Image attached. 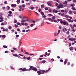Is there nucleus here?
Masks as SVG:
<instances>
[{
    "label": "nucleus",
    "instance_id": "nucleus-37",
    "mask_svg": "<svg viewBox=\"0 0 76 76\" xmlns=\"http://www.w3.org/2000/svg\"><path fill=\"white\" fill-rule=\"evenodd\" d=\"M41 14L42 16H44V13L43 12H41Z\"/></svg>",
    "mask_w": 76,
    "mask_h": 76
},
{
    "label": "nucleus",
    "instance_id": "nucleus-63",
    "mask_svg": "<svg viewBox=\"0 0 76 76\" xmlns=\"http://www.w3.org/2000/svg\"><path fill=\"white\" fill-rule=\"evenodd\" d=\"M66 63H67V62H66V61H65L64 62V64H66Z\"/></svg>",
    "mask_w": 76,
    "mask_h": 76
},
{
    "label": "nucleus",
    "instance_id": "nucleus-27",
    "mask_svg": "<svg viewBox=\"0 0 76 76\" xmlns=\"http://www.w3.org/2000/svg\"><path fill=\"white\" fill-rule=\"evenodd\" d=\"M44 21H43L42 22L41 24V26H43V25H44Z\"/></svg>",
    "mask_w": 76,
    "mask_h": 76
},
{
    "label": "nucleus",
    "instance_id": "nucleus-51",
    "mask_svg": "<svg viewBox=\"0 0 76 76\" xmlns=\"http://www.w3.org/2000/svg\"><path fill=\"white\" fill-rule=\"evenodd\" d=\"M23 59H27V58L25 56H24L23 57Z\"/></svg>",
    "mask_w": 76,
    "mask_h": 76
},
{
    "label": "nucleus",
    "instance_id": "nucleus-2",
    "mask_svg": "<svg viewBox=\"0 0 76 76\" xmlns=\"http://www.w3.org/2000/svg\"><path fill=\"white\" fill-rule=\"evenodd\" d=\"M63 5L62 4H59V5L57 6V10L60 9V8H63Z\"/></svg>",
    "mask_w": 76,
    "mask_h": 76
},
{
    "label": "nucleus",
    "instance_id": "nucleus-33",
    "mask_svg": "<svg viewBox=\"0 0 76 76\" xmlns=\"http://www.w3.org/2000/svg\"><path fill=\"white\" fill-rule=\"evenodd\" d=\"M8 28L9 29H12V26H9Z\"/></svg>",
    "mask_w": 76,
    "mask_h": 76
},
{
    "label": "nucleus",
    "instance_id": "nucleus-38",
    "mask_svg": "<svg viewBox=\"0 0 76 76\" xmlns=\"http://www.w3.org/2000/svg\"><path fill=\"white\" fill-rule=\"evenodd\" d=\"M3 48H7V46L6 45H3Z\"/></svg>",
    "mask_w": 76,
    "mask_h": 76
},
{
    "label": "nucleus",
    "instance_id": "nucleus-13",
    "mask_svg": "<svg viewBox=\"0 0 76 76\" xmlns=\"http://www.w3.org/2000/svg\"><path fill=\"white\" fill-rule=\"evenodd\" d=\"M62 31H63V32H66V31H67V29H66V28H64L63 29Z\"/></svg>",
    "mask_w": 76,
    "mask_h": 76
},
{
    "label": "nucleus",
    "instance_id": "nucleus-3",
    "mask_svg": "<svg viewBox=\"0 0 76 76\" xmlns=\"http://www.w3.org/2000/svg\"><path fill=\"white\" fill-rule=\"evenodd\" d=\"M19 70H22V72H25V71H28V69H26L25 68H20L19 69Z\"/></svg>",
    "mask_w": 76,
    "mask_h": 76
},
{
    "label": "nucleus",
    "instance_id": "nucleus-15",
    "mask_svg": "<svg viewBox=\"0 0 76 76\" xmlns=\"http://www.w3.org/2000/svg\"><path fill=\"white\" fill-rule=\"evenodd\" d=\"M13 56H14V57H20V56H18V55L16 54H13Z\"/></svg>",
    "mask_w": 76,
    "mask_h": 76
},
{
    "label": "nucleus",
    "instance_id": "nucleus-47",
    "mask_svg": "<svg viewBox=\"0 0 76 76\" xmlns=\"http://www.w3.org/2000/svg\"><path fill=\"white\" fill-rule=\"evenodd\" d=\"M31 9V10H33V9H34V7H31L30 8Z\"/></svg>",
    "mask_w": 76,
    "mask_h": 76
},
{
    "label": "nucleus",
    "instance_id": "nucleus-10",
    "mask_svg": "<svg viewBox=\"0 0 76 76\" xmlns=\"http://www.w3.org/2000/svg\"><path fill=\"white\" fill-rule=\"evenodd\" d=\"M37 73L38 74V75H41V74H42L41 73V71H37Z\"/></svg>",
    "mask_w": 76,
    "mask_h": 76
},
{
    "label": "nucleus",
    "instance_id": "nucleus-43",
    "mask_svg": "<svg viewBox=\"0 0 76 76\" xmlns=\"http://www.w3.org/2000/svg\"><path fill=\"white\" fill-rule=\"evenodd\" d=\"M58 28L60 29H61V26H60L58 27Z\"/></svg>",
    "mask_w": 76,
    "mask_h": 76
},
{
    "label": "nucleus",
    "instance_id": "nucleus-21",
    "mask_svg": "<svg viewBox=\"0 0 76 76\" xmlns=\"http://www.w3.org/2000/svg\"><path fill=\"white\" fill-rule=\"evenodd\" d=\"M71 9L73 10H76V9L74 7H72Z\"/></svg>",
    "mask_w": 76,
    "mask_h": 76
},
{
    "label": "nucleus",
    "instance_id": "nucleus-25",
    "mask_svg": "<svg viewBox=\"0 0 76 76\" xmlns=\"http://www.w3.org/2000/svg\"><path fill=\"white\" fill-rule=\"evenodd\" d=\"M26 22V20H23L22 21H21V23H24V22Z\"/></svg>",
    "mask_w": 76,
    "mask_h": 76
},
{
    "label": "nucleus",
    "instance_id": "nucleus-60",
    "mask_svg": "<svg viewBox=\"0 0 76 76\" xmlns=\"http://www.w3.org/2000/svg\"><path fill=\"white\" fill-rule=\"evenodd\" d=\"M53 22H57V20H53Z\"/></svg>",
    "mask_w": 76,
    "mask_h": 76
},
{
    "label": "nucleus",
    "instance_id": "nucleus-36",
    "mask_svg": "<svg viewBox=\"0 0 76 76\" xmlns=\"http://www.w3.org/2000/svg\"><path fill=\"white\" fill-rule=\"evenodd\" d=\"M69 14H72V11H70L69 12Z\"/></svg>",
    "mask_w": 76,
    "mask_h": 76
},
{
    "label": "nucleus",
    "instance_id": "nucleus-39",
    "mask_svg": "<svg viewBox=\"0 0 76 76\" xmlns=\"http://www.w3.org/2000/svg\"><path fill=\"white\" fill-rule=\"evenodd\" d=\"M22 7H25V4H23L22 5Z\"/></svg>",
    "mask_w": 76,
    "mask_h": 76
},
{
    "label": "nucleus",
    "instance_id": "nucleus-1",
    "mask_svg": "<svg viewBox=\"0 0 76 76\" xmlns=\"http://www.w3.org/2000/svg\"><path fill=\"white\" fill-rule=\"evenodd\" d=\"M50 69H51V68H49L46 71H45V70H39L40 71H41L42 72H41L42 73V74H44V73H47V72H48V71H50Z\"/></svg>",
    "mask_w": 76,
    "mask_h": 76
},
{
    "label": "nucleus",
    "instance_id": "nucleus-34",
    "mask_svg": "<svg viewBox=\"0 0 76 76\" xmlns=\"http://www.w3.org/2000/svg\"><path fill=\"white\" fill-rule=\"evenodd\" d=\"M49 12L50 13H51L52 12V10H51V9H50L49 10Z\"/></svg>",
    "mask_w": 76,
    "mask_h": 76
},
{
    "label": "nucleus",
    "instance_id": "nucleus-31",
    "mask_svg": "<svg viewBox=\"0 0 76 76\" xmlns=\"http://www.w3.org/2000/svg\"><path fill=\"white\" fill-rule=\"evenodd\" d=\"M45 10H48V8H47V7H45Z\"/></svg>",
    "mask_w": 76,
    "mask_h": 76
},
{
    "label": "nucleus",
    "instance_id": "nucleus-53",
    "mask_svg": "<svg viewBox=\"0 0 76 76\" xmlns=\"http://www.w3.org/2000/svg\"><path fill=\"white\" fill-rule=\"evenodd\" d=\"M55 1L58 3H60V1H59L58 0H55Z\"/></svg>",
    "mask_w": 76,
    "mask_h": 76
},
{
    "label": "nucleus",
    "instance_id": "nucleus-29",
    "mask_svg": "<svg viewBox=\"0 0 76 76\" xmlns=\"http://www.w3.org/2000/svg\"><path fill=\"white\" fill-rule=\"evenodd\" d=\"M75 5L74 4H71V6H72V7H74Z\"/></svg>",
    "mask_w": 76,
    "mask_h": 76
},
{
    "label": "nucleus",
    "instance_id": "nucleus-9",
    "mask_svg": "<svg viewBox=\"0 0 76 76\" xmlns=\"http://www.w3.org/2000/svg\"><path fill=\"white\" fill-rule=\"evenodd\" d=\"M16 6H17V5L16 4H11V6L12 7H16Z\"/></svg>",
    "mask_w": 76,
    "mask_h": 76
},
{
    "label": "nucleus",
    "instance_id": "nucleus-46",
    "mask_svg": "<svg viewBox=\"0 0 76 76\" xmlns=\"http://www.w3.org/2000/svg\"><path fill=\"white\" fill-rule=\"evenodd\" d=\"M8 16H10V17L12 16V15L11 14H8Z\"/></svg>",
    "mask_w": 76,
    "mask_h": 76
},
{
    "label": "nucleus",
    "instance_id": "nucleus-55",
    "mask_svg": "<svg viewBox=\"0 0 76 76\" xmlns=\"http://www.w3.org/2000/svg\"><path fill=\"white\" fill-rule=\"evenodd\" d=\"M19 8L20 9H22V7H21V6H19Z\"/></svg>",
    "mask_w": 76,
    "mask_h": 76
},
{
    "label": "nucleus",
    "instance_id": "nucleus-4",
    "mask_svg": "<svg viewBox=\"0 0 76 76\" xmlns=\"http://www.w3.org/2000/svg\"><path fill=\"white\" fill-rule=\"evenodd\" d=\"M60 23H61V24L63 23L64 25H66V23H67V21H66L65 20H64L63 21L62 20H61L60 22Z\"/></svg>",
    "mask_w": 76,
    "mask_h": 76
},
{
    "label": "nucleus",
    "instance_id": "nucleus-11",
    "mask_svg": "<svg viewBox=\"0 0 76 76\" xmlns=\"http://www.w3.org/2000/svg\"><path fill=\"white\" fill-rule=\"evenodd\" d=\"M67 1H65L63 3V4H65L66 5H67Z\"/></svg>",
    "mask_w": 76,
    "mask_h": 76
},
{
    "label": "nucleus",
    "instance_id": "nucleus-5",
    "mask_svg": "<svg viewBox=\"0 0 76 76\" xmlns=\"http://www.w3.org/2000/svg\"><path fill=\"white\" fill-rule=\"evenodd\" d=\"M67 20L69 22H71V23H73V20H71L70 19L67 18Z\"/></svg>",
    "mask_w": 76,
    "mask_h": 76
},
{
    "label": "nucleus",
    "instance_id": "nucleus-56",
    "mask_svg": "<svg viewBox=\"0 0 76 76\" xmlns=\"http://www.w3.org/2000/svg\"><path fill=\"white\" fill-rule=\"evenodd\" d=\"M2 37L3 38H5L6 37V36L4 35H3L2 36Z\"/></svg>",
    "mask_w": 76,
    "mask_h": 76
},
{
    "label": "nucleus",
    "instance_id": "nucleus-14",
    "mask_svg": "<svg viewBox=\"0 0 76 76\" xmlns=\"http://www.w3.org/2000/svg\"><path fill=\"white\" fill-rule=\"evenodd\" d=\"M64 17H65V18H68L69 16L68 15H64Z\"/></svg>",
    "mask_w": 76,
    "mask_h": 76
},
{
    "label": "nucleus",
    "instance_id": "nucleus-23",
    "mask_svg": "<svg viewBox=\"0 0 76 76\" xmlns=\"http://www.w3.org/2000/svg\"><path fill=\"white\" fill-rule=\"evenodd\" d=\"M61 31L60 30H58V33H57V34L58 35V34H60V32Z\"/></svg>",
    "mask_w": 76,
    "mask_h": 76
},
{
    "label": "nucleus",
    "instance_id": "nucleus-20",
    "mask_svg": "<svg viewBox=\"0 0 76 76\" xmlns=\"http://www.w3.org/2000/svg\"><path fill=\"white\" fill-rule=\"evenodd\" d=\"M45 7V5L44 4H42L41 5V8H44Z\"/></svg>",
    "mask_w": 76,
    "mask_h": 76
},
{
    "label": "nucleus",
    "instance_id": "nucleus-6",
    "mask_svg": "<svg viewBox=\"0 0 76 76\" xmlns=\"http://www.w3.org/2000/svg\"><path fill=\"white\" fill-rule=\"evenodd\" d=\"M47 4L49 6H52V4L50 1H48L47 3Z\"/></svg>",
    "mask_w": 76,
    "mask_h": 76
},
{
    "label": "nucleus",
    "instance_id": "nucleus-22",
    "mask_svg": "<svg viewBox=\"0 0 76 76\" xmlns=\"http://www.w3.org/2000/svg\"><path fill=\"white\" fill-rule=\"evenodd\" d=\"M55 19H56V16H53L52 17V20H54Z\"/></svg>",
    "mask_w": 76,
    "mask_h": 76
},
{
    "label": "nucleus",
    "instance_id": "nucleus-16",
    "mask_svg": "<svg viewBox=\"0 0 76 76\" xmlns=\"http://www.w3.org/2000/svg\"><path fill=\"white\" fill-rule=\"evenodd\" d=\"M48 19L49 20H50V22H54V20L53 19H52L51 18H49Z\"/></svg>",
    "mask_w": 76,
    "mask_h": 76
},
{
    "label": "nucleus",
    "instance_id": "nucleus-64",
    "mask_svg": "<svg viewBox=\"0 0 76 76\" xmlns=\"http://www.w3.org/2000/svg\"><path fill=\"white\" fill-rule=\"evenodd\" d=\"M73 27H76V24H74V25H73Z\"/></svg>",
    "mask_w": 76,
    "mask_h": 76
},
{
    "label": "nucleus",
    "instance_id": "nucleus-59",
    "mask_svg": "<svg viewBox=\"0 0 76 76\" xmlns=\"http://www.w3.org/2000/svg\"><path fill=\"white\" fill-rule=\"evenodd\" d=\"M18 26L17 25L15 24V28H18Z\"/></svg>",
    "mask_w": 76,
    "mask_h": 76
},
{
    "label": "nucleus",
    "instance_id": "nucleus-61",
    "mask_svg": "<svg viewBox=\"0 0 76 76\" xmlns=\"http://www.w3.org/2000/svg\"><path fill=\"white\" fill-rule=\"evenodd\" d=\"M64 13H63L61 15V16H64Z\"/></svg>",
    "mask_w": 76,
    "mask_h": 76
},
{
    "label": "nucleus",
    "instance_id": "nucleus-49",
    "mask_svg": "<svg viewBox=\"0 0 76 76\" xmlns=\"http://www.w3.org/2000/svg\"><path fill=\"white\" fill-rule=\"evenodd\" d=\"M6 31V29L4 28L3 29L2 31H3V32H4V31Z\"/></svg>",
    "mask_w": 76,
    "mask_h": 76
},
{
    "label": "nucleus",
    "instance_id": "nucleus-41",
    "mask_svg": "<svg viewBox=\"0 0 76 76\" xmlns=\"http://www.w3.org/2000/svg\"><path fill=\"white\" fill-rule=\"evenodd\" d=\"M24 25H25V26H27V25H28V23H24Z\"/></svg>",
    "mask_w": 76,
    "mask_h": 76
},
{
    "label": "nucleus",
    "instance_id": "nucleus-8",
    "mask_svg": "<svg viewBox=\"0 0 76 76\" xmlns=\"http://www.w3.org/2000/svg\"><path fill=\"white\" fill-rule=\"evenodd\" d=\"M32 70H34V71H37V69L35 67H33L32 69Z\"/></svg>",
    "mask_w": 76,
    "mask_h": 76
},
{
    "label": "nucleus",
    "instance_id": "nucleus-50",
    "mask_svg": "<svg viewBox=\"0 0 76 76\" xmlns=\"http://www.w3.org/2000/svg\"><path fill=\"white\" fill-rule=\"evenodd\" d=\"M30 31V30L29 29H28L27 30H26V32H29V31Z\"/></svg>",
    "mask_w": 76,
    "mask_h": 76
},
{
    "label": "nucleus",
    "instance_id": "nucleus-17",
    "mask_svg": "<svg viewBox=\"0 0 76 76\" xmlns=\"http://www.w3.org/2000/svg\"><path fill=\"white\" fill-rule=\"evenodd\" d=\"M16 2L17 4H19L20 2V0H17Z\"/></svg>",
    "mask_w": 76,
    "mask_h": 76
},
{
    "label": "nucleus",
    "instance_id": "nucleus-58",
    "mask_svg": "<svg viewBox=\"0 0 76 76\" xmlns=\"http://www.w3.org/2000/svg\"><path fill=\"white\" fill-rule=\"evenodd\" d=\"M61 12H64V10H61Z\"/></svg>",
    "mask_w": 76,
    "mask_h": 76
},
{
    "label": "nucleus",
    "instance_id": "nucleus-52",
    "mask_svg": "<svg viewBox=\"0 0 76 76\" xmlns=\"http://www.w3.org/2000/svg\"><path fill=\"white\" fill-rule=\"evenodd\" d=\"M30 58H30V57H27V60H30Z\"/></svg>",
    "mask_w": 76,
    "mask_h": 76
},
{
    "label": "nucleus",
    "instance_id": "nucleus-18",
    "mask_svg": "<svg viewBox=\"0 0 76 76\" xmlns=\"http://www.w3.org/2000/svg\"><path fill=\"white\" fill-rule=\"evenodd\" d=\"M69 49L70 50H71V51H72L73 50V47H70Z\"/></svg>",
    "mask_w": 76,
    "mask_h": 76
},
{
    "label": "nucleus",
    "instance_id": "nucleus-35",
    "mask_svg": "<svg viewBox=\"0 0 76 76\" xmlns=\"http://www.w3.org/2000/svg\"><path fill=\"white\" fill-rule=\"evenodd\" d=\"M0 19H1V20H3V17L1 16L0 17Z\"/></svg>",
    "mask_w": 76,
    "mask_h": 76
},
{
    "label": "nucleus",
    "instance_id": "nucleus-30",
    "mask_svg": "<svg viewBox=\"0 0 76 76\" xmlns=\"http://www.w3.org/2000/svg\"><path fill=\"white\" fill-rule=\"evenodd\" d=\"M69 34H70V32L69 31H68L66 32V34L67 35H69Z\"/></svg>",
    "mask_w": 76,
    "mask_h": 76
},
{
    "label": "nucleus",
    "instance_id": "nucleus-19",
    "mask_svg": "<svg viewBox=\"0 0 76 76\" xmlns=\"http://www.w3.org/2000/svg\"><path fill=\"white\" fill-rule=\"evenodd\" d=\"M10 9V7L9 6H8L6 7V10H9Z\"/></svg>",
    "mask_w": 76,
    "mask_h": 76
},
{
    "label": "nucleus",
    "instance_id": "nucleus-40",
    "mask_svg": "<svg viewBox=\"0 0 76 76\" xmlns=\"http://www.w3.org/2000/svg\"><path fill=\"white\" fill-rule=\"evenodd\" d=\"M48 16H53L52 15V14H48Z\"/></svg>",
    "mask_w": 76,
    "mask_h": 76
},
{
    "label": "nucleus",
    "instance_id": "nucleus-42",
    "mask_svg": "<svg viewBox=\"0 0 76 76\" xmlns=\"http://www.w3.org/2000/svg\"><path fill=\"white\" fill-rule=\"evenodd\" d=\"M8 13L9 14H12V12L11 11H10L8 12Z\"/></svg>",
    "mask_w": 76,
    "mask_h": 76
},
{
    "label": "nucleus",
    "instance_id": "nucleus-45",
    "mask_svg": "<svg viewBox=\"0 0 76 76\" xmlns=\"http://www.w3.org/2000/svg\"><path fill=\"white\" fill-rule=\"evenodd\" d=\"M69 47H71V46H72V43H69Z\"/></svg>",
    "mask_w": 76,
    "mask_h": 76
},
{
    "label": "nucleus",
    "instance_id": "nucleus-32",
    "mask_svg": "<svg viewBox=\"0 0 76 76\" xmlns=\"http://www.w3.org/2000/svg\"><path fill=\"white\" fill-rule=\"evenodd\" d=\"M13 50H15V51H17L18 50V49H17V48H12Z\"/></svg>",
    "mask_w": 76,
    "mask_h": 76
},
{
    "label": "nucleus",
    "instance_id": "nucleus-54",
    "mask_svg": "<svg viewBox=\"0 0 76 76\" xmlns=\"http://www.w3.org/2000/svg\"><path fill=\"white\" fill-rule=\"evenodd\" d=\"M7 3V1H6L4 2V4H6Z\"/></svg>",
    "mask_w": 76,
    "mask_h": 76
},
{
    "label": "nucleus",
    "instance_id": "nucleus-7",
    "mask_svg": "<svg viewBox=\"0 0 76 76\" xmlns=\"http://www.w3.org/2000/svg\"><path fill=\"white\" fill-rule=\"evenodd\" d=\"M33 67H34V66H31L30 67V68L29 69H27L28 70V71H30L31 70H32V69H33Z\"/></svg>",
    "mask_w": 76,
    "mask_h": 76
},
{
    "label": "nucleus",
    "instance_id": "nucleus-44",
    "mask_svg": "<svg viewBox=\"0 0 76 76\" xmlns=\"http://www.w3.org/2000/svg\"><path fill=\"white\" fill-rule=\"evenodd\" d=\"M34 25H35V24H31L30 25V26L31 27H32V26H34Z\"/></svg>",
    "mask_w": 76,
    "mask_h": 76
},
{
    "label": "nucleus",
    "instance_id": "nucleus-28",
    "mask_svg": "<svg viewBox=\"0 0 76 76\" xmlns=\"http://www.w3.org/2000/svg\"><path fill=\"white\" fill-rule=\"evenodd\" d=\"M54 35L55 37H57V33H55Z\"/></svg>",
    "mask_w": 76,
    "mask_h": 76
},
{
    "label": "nucleus",
    "instance_id": "nucleus-26",
    "mask_svg": "<svg viewBox=\"0 0 76 76\" xmlns=\"http://www.w3.org/2000/svg\"><path fill=\"white\" fill-rule=\"evenodd\" d=\"M46 62H47V61L45 60H44L42 62V63H43V64H44V63H46Z\"/></svg>",
    "mask_w": 76,
    "mask_h": 76
},
{
    "label": "nucleus",
    "instance_id": "nucleus-12",
    "mask_svg": "<svg viewBox=\"0 0 76 76\" xmlns=\"http://www.w3.org/2000/svg\"><path fill=\"white\" fill-rule=\"evenodd\" d=\"M53 13H57L58 12V11L56 10H53Z\"/></svg>",
    "mask_w": 76,
    "mask_h": 76
},
{
    "label": "nucleus",
    "instance_id": "nucleus-57",
    "mask_svg": "<svg viewBox=\"0 0 76 76\" xmlns=\"http://www.w3.org/2000/svg\"><path fill=\"white\" fill-rule=\"evenodd\" d=\"M11 52H12V53H14V52H15V50H11Z\"/></svg>",
    "mask_w": 76,
    "mask_h": 76
},
{
    "label": "nucleus",
    "instance_id": "nucleus-62",
    "mask_svg": "<svg viewBox=\"0 0 76 76\" xmlns=\"http://www.w3.org/2000/svg\"><path fill=\"white\" fill-rule=\"evenodd\" d=\"M21 25H23V26H24L25 25V24H24V23H21Z\"/></svg>",
    "mask_w": 76,
    "mask_h": 76
},
{
    "label": "nucleus",
    "instance_id": "nucleus-24",
    "mask_svg": "<svg viewBox=\"0 0 76 76\" xmlns=\"http://www.w3.org/2000/svg\"><path fill=\"white\" fill-rule=\"evenodd\" d=\"M19 43V46H20V45H21V44H22V42H21V41L20 40Z\"/></svg>",
    "mask_w": 76,
    "mask_h": 76
},
{
    "label": "nucleus",
    "instance_id": "nucleus-48",
    "mask_svg": "<svg viewBox=\"0 0 76 76\" xmlns=\"http://www.w3.org/2000/svg\"><path fill=\"white\" fill-rule=\"evenodd\" d=\"M26 4L27 5H30V3H27Z\"/></svg>",
    "mask_w": 76,
    "mask_h": 76
}]
</instances>
